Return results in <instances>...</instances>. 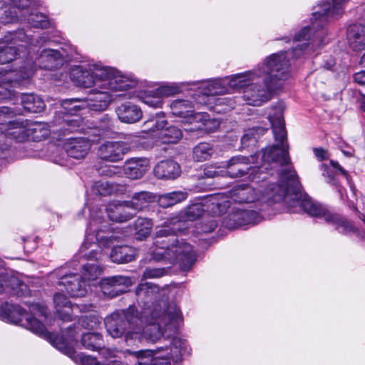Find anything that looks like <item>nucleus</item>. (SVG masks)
Listing matches in <instances>:
<instances>
[{
    "mask_svg": "<svg viewBox=\"0 0 365 365\" xmlns=\"http://www.w3.org/2000/svg\"><path fill=\"white\" fill-rule=\"evenodd\" d=\"M348 0H332L324 1L317 6L313 12L311 26L302 29L294 36V41L303 42L288 51H280L267 57L264 63L254 71L236 74L230 81L234 88L242 89V98L249 105L259 106L271 98L272 93L281 86V82L289 76V60L288 56L297 58L309 45V41L316 45L323 44L325 35L324 26L329 19L341 15L344 4Z\"/></svg>",
    "mask_w": 365,
    "mask_h": 365,
    "instance_id": "f257e3e1",
    "label": "nucleus"
},
{
    "mask_svg": "<svg viewBox=\"0 0 365 365\" xmlns=\"http://www.w3.org/2000/svg\"><path fill=\"white\" fill-rule=\"evenodd\" d=\"M274 138L279 145L267 148L262 150V159L266 163H276L281 166L288 165L279 174V182L269 184L262 200L267 205L280 202L284 199L292 202L288 206L291 208L299 206L309 215L323 218L327 222L336 226V230L343 234L356 231L354 226L346 218L338 214L331 213L322 205L313 202L306 197H302L301 185L296 171L292 168L289 156V147L287 143V131L282 111L278 110L274 115H269Z\"/></svg>",
    "mask_w": 365,
    "mask_h": 365,
    "instance_id": "f03ea898",
    "label": "nucleus"
},
{
    "mask_svg": "<svg viewBox=\"0 0 365 365\" xmlns=\"http://www.w3.org/2000/svg\"><path fill=\"white\" fill-rule=\"evenodd\" d=\"M180 220L178 217L168 219L158 227L154 241L153 257L155 261L170 264H178L182 271H189L194 265L197 255L192 246L184 240H179L177 232Z\"/></svg>",
    "mask_w": 365,
    "mask_h": 365,
    "instance_id": "7ed1b4c3",
    "label": "nucleus"
},
{
    "mask_svg": "<svg viewBox=\"0 0 365 365\" xmlns=\"http://www.w3.org/2000/svg\"><path fill=\"white\" fill-rule=\"evenodd\" d=\"M108 333L114 339L119 338L125 333L126 341L144 339L155 342L163 339L168 340L159 322H151L143 327V320L135 307L130 306L125 310L117 311L105 319Z\"/></svg>",
    "mask_w": 365,
    "mask_h": 365,
    "instance_id": "20e7f679",
    "label": "nucleus"
},
{
    "mask_svg": "<svg viewBox=\"0 0 365 365\" xmlns=\"http://www.w3.org/2000/svg\"><path fill=\"white\" fill-rule=\"evenodd\" d=\"M71 76L78 86L85 88L129 89L137 84L135 79L129 78L115 68L101 64L89 65L88 68L77 66L72 70Z\"/></svg>",
    "mask_w": 365,
    "mask_h": 365,
    "instance_id": "39448f33",
    "label": "nucleus"
},
{
    "mask_svg": "<svg viewBox=\"0 0 365 365\" xmlns=\"http://www.w3.org/2000/svg\"><path fill=\"white\" fill-rule=\"evenodd\" d=\"M48 38L41 36L36 39L35 46H38L46 42ZM34 44L32 37L24 29L7 32L0 38V64L9 63L13 61L30 56V51H26V45Z\"/></svg>",
    "mask_w": 365,
    "mask_h": 365,
    "instance_id": "423d86ee",
    "label": "nucleus"
},
{
    "mask_svg": "<svg viewBox=\"0 0 365 365\" xmlns=\"http://www.w3.org/2000/svg\"><path fill=\"white\" fill-rule=\"evenodd\" d=\"M0 317L11 323L25 327L43 339H53V334L49 333L39 320L29 314L19 305L7 302L0 305Z\"/></svg>",
    "mask_w": 365,
    "mask_h": 365,
    "instance_id": "0eeeda50",
    "label": "nucleus"
},
{
    "mask_svg": "<svg viewBox=\"0 0 365 365\" xmlns=\"http://www.w3.org/2000/svg\"><path fill=\"white\" fill-rule=\"evenodd\" d=\"M37 62L33 58H28L24 66H19L20 76L23 79L29 78L34 73L38 65L46 70H53L58 67L62 61V56L58 50L43 49L36 58Z\"/></svg>",
    "mask_w": 365,
    "mask_h": 365,
    "instance_id": "6e6552de",
    "label": "nucleus"
},
{
    "mask_svg": "<svg viewBox=\"0 0 365 365\" xmlns=\"http://www.w3.org/2000/svg\"><path fill=\"white\" fill-rule=\"evenodd\" d=\"M14 114V110L11 108L7 106L0 108V135L4 134L7 138L21 142L26 140L25 128L22 123L10 120V118ZM4 145H6L9 148V145L7 143H0V147ZM8 150L9 148L4 152L2 158L6 156Z\"/></svg>",
    "mask_w": 365,
    "mask_h": 365,
    "instance_id": "1a4fd4ad",
    "label": "nucleus"
},
{
    "mask_svg": "<svg viewBox=\"0 0 365 365\" xmlns=\"http://www.w3.org/2000/svg\"><path fill=\"white\" fill-rule=\"evenodd\" d=\"M167 123V121L158 117L157 113L155 117L146 120L144 125L148 130L156 132V136L163 143H176L182 136V131L175 125L165 127Z\"/></svg>",
    "mask_w": 365,
    "mask_h": 365,
    "instance_id": "9d476101",
    "label": "nucleus"
},
{
    "mask_svg": "<svg viewBox=\"0 0 365 365\" xmlns=\"http://www.w3.org/2000/svg\"><path fill=\"white\" fill-rule=\"evenodd\" d=\"M53 334V339H46L48 342H96L103 340L102 335L97 332H84L80 325L73 324L61 330V334L48 331Z\"/></svg>",
    "mask_w": 365,
    "mask_h": 365,
    "instance_id": "9b49d317",
    "label": "nucleus"
},
{
    "mask_svg": "<svg viewBox=\"0 0 365 365\" xmlns=\"http://www.w3.org/2000/svg\"><path fill=\"white\" fill-rule=\"evenodd\" d=\"M261 215L250 210H237L224 219L223 224L228 229H235L247 225H255L261 222Z\"/></svg>",
    "mask_w": 365,
    "mask_h": 365,
    "instance_id": "f8f14e48",
    "label": "nucleus"
},
{
    "mask_svg": "<svg viewBox=\"0 0 365 365\" xmlns=\"http://www.w3.org/2000/svg\"><path fill=\"white\" fill-rule=\"evenodd\" d=\"M132 284L131 279L123 275H115L103 278L100 282V287L105 296L113 298L126 292Z\"/></svg>",
    "mask_w": 365,
    "mask_h": 365,
    "instance_id": "ddd939ff",
    "label": "nucleus"
},
{
    "mask_svg": "<svg viewBox=\"0 0 365 365\" xmlns=\"http://www.w3.org/2000/svg\"><path fill=\"white\" fill-rule=\"evenodd\" d=\"M96 142V138L88 136L71 138L64 144V149L68 156L75 159H83L89 153L92 143Z\"/></svg>",
    "mask_w": 365,
    "mask_h": 365,
    "instance_id": "4468645a",
    "label": "nucleus"
},
{
    "mask_svg": "<svg viewBox=\"0 0 365 365\" xmlns=\"http://www.w3.org/2000/svg\"><path fill=\"white\" fill-rule=\"evenodd\" d=\"M61 273L58 275V284L65 287L67 293L72 297H81L86 295V282L81 275L77 274Z\"/></svg>",
    "mask_w": 365,
    "mask_h": 365,
    "instance_id": "2eb2a0df",
    "label": "nucleus"
},
{
    "mask_svg": "<svg viewBox=\"0 0 365 365\" xmlns=\"http://www.w3.org/2000/svg\"><path fill=\"white\" fill-rule=\"evenodd\" d=\"M128 151V145L122 141H106L98 148V153L105 161L116 163L123 160Z\"/></svg>",
    "mask_w": 365,
    "mask_h": 365,
    "instance_id": "dca6fc26",
    "label": "nucleus"
},
{
    "mask_svg": "<svg viewBox=\"0 0 365 365\" xmlns=\"http://www.w3.org/2000/svg\"><path fill=\"white\" fill-rule=\"evenodd\" d=\"M87 249L86 244L81 247L79 253L83 259L92 260L93 262H87L82 265L81 277L84 280H94L103 272L102 267L98 264L96 260L98 259L99 253L98 251L92 250L88 253L84 252Z\"/></svg>",
    "mask_w": 365,
    "mask_h": 365,
    "instance_id": "f3484780",
    "label": "nucleus"
},
{
    "mask_svg": "<svg viewBox=\"0 0 365 365\" xmlns=\"http://www.w3.org/2000/svg\"><path fill=\"white\" fill-rule=\"evenodd\" d=\"M252 156L236 155L232 157L226 163L225 176L231 178H241L247 175L251 169Z\"/></svg>",
    "mask_w": 365,
    "mask_h": 365,
    "instance_id": "a211bd4d",
    "label": "nucleus"
},
{
    "mask_svg": "<svg viewBox=\"0 0 365 365\" xmlns=\"http://www.w3.org/2000/svg\"><path fill=\"white\" fill-rule=\"evenodd\" d=\"M126 89H114L112 88H100L95 86L92 88L88 93L89 106L93 110L101 111L106 110L112 97L109 91H125Z\"/></svg>",
    "mask_w": 365,
    "mask_h": 365,
    "instance_id": "6ab92c4d",
    "label": "nucleus"
},
{
    "mask_svg": "<svg viewBox=\"0 0 365 365\" xmlns=\"http://www.w3.org/2000/svg\"><path fill=\"white\" fill-rule=\"evenodd\" d=\"M108 218L114 222H126L135 216L128 201L113 202L106 208Z\"/></svg>",
    "mask_w": 365,
    "mask_h": 365,
    "instance_id": "aec40b11",
    "label": "nucleus"
},
{
    "mask_svg": "<svg viewBox=\"0 0 365 365\" xmlns=\"http://www.w3.org/2000/svg\"><path fill=\"white\" fill-rule=\"evenodd\" d=\"M155 176L160 180H175L181 174L180 165L173 160H165L158 163L153 169Z\"/></svg>",
    "mask_w": 365,
    "mask_h": 365,
    "instance_id": "412c9836",
    "label": "nucleus"
},
{
    "mask_svg": "<svg viewBox=\"0 0 365 365\" xmlns=\"http://www.w3.org/2000/svg\"><path fill=\"white\" fill-rule=\"evenodd\" d=\"M119 120L124 123L132 124L138 122L143 117L141 108L132 102H125L115 108Z\"/></svg>",
    "mask_w": 365,
    "mask_h": 365,
    "instance_id": "4be33fe9",
    "label": "nucleus"
},
{
    "mask_svg": "<svg viewBox=\"0 0 365 365\" xmlns=\"http://www.w3.org/2000/svg\"><path fill=\"white\" fill-rule=\"evenodd\" d=\"M229 197L236 203H250L258 200L255 189L248 185L241 184L233 187L229 191Z\"/></svg>",
    "mask_w": 365,
    "mask_h": 365,
    "instance_id": "5701e85b",
    "label": "nucleus"
},
{
    "mask_svg": "<svg viewBox=\"0 0 365 365\" xmlns=\"http://www.w3.org/2000/svg\"><path fill=\"white\" fill-rule=\"evenodd\" d=\"M148 167L149 160L148 158H132L126 161L124 173L130 179H139L145 174Z\"/></svg>",
    "mask_w": 365,
    "mask_h": 365,
    "instance_id": "b1692460",
    "label": "nucleus"
},
{
    "mask_svg": "<svg viewBox=\"0 0 365 365\" xmlns=\"http://www.w3.org/2000/svg\"><path fill=\"white\" fill-rule=\"evenodd\" d=\"M347 38L350 47L356 51L365 48V26L352 24L347 29Z\"/></svg>",
    "mask_w": 365,
    "mask_h": 365,
    "instance_id": "393cba45",
    "label": "nucleus"
},
{
    "mask_svg": "<svg viewBox=\"0 0 365 365\" xmlns=\"http://www.w3.org/2000/svg\"><path fill=\"white\" fill-rule=\"evenodd\" d=\"M19 98L24 109L29 113H41L46 107L43 100L36 94L21 93Z\"/></svg>",
    "mask_w": 365,
    "mask_h": 365,
    "instance_id": "a878e982",
    "label": "nucleus"
},
{
    "mask_svg": "<svg viewBox=\"0 0 365 365\" xmlns=\"http://www.w3.org/2000/svg\"><path fill=\"white\" fill-rule=\"evenodd\" d=\"M23 79L17 71H11L4 76H0V100H11L14 96L11 90L9 88V85L15 81H19Z\"/></svg>",
    "mask_w": 365,
    "mask_h": 365,
    "instance_id": "bb28decb",
    "label": "nucleus"
},
{
    "mask_svg": "<svg viewBox=\"0 0 365 365\" xmlns=\"http://www.w3.org/2000/svg\"><path fill=\"white\" fill-rule=\"evenodd\" d=\"M113 128L114 125L112 119L108 115H104L99 120L98 125L89 128L86 132V135L96 138V142H98L101 138L107 136Z\"/></svg>",
    "mask_w": 365,
    "mask_h": 365,
    "instance_id": "cd10ccee",
    "label": "nucleus"
},
{
    "mask_svg": "<svg viewBox=\"0 0 365 365\" xmlns=\"http://www.w3.org/2000/svg\"><path fill=\"white\" fill-rule=\"evenodd\" d=\"M135 251L129 246L120 245L112 249L110 257L115 263H128L135 259Z\"/></svg>",
    "mask_w": 365,
    "mask_h": 365,
    "instance_id": "c85d7f7f",
    "label": "nucleus"
},
{
    "mask_svg": "<svg viewBox=\"0 0 365 365\" xmlns=\"http://www.w3.org/2000/svg\"><path fill=\"white\" fill-rule=\"evenodd\" d=\"M5 293L13 296H23L27 290V285L18 277L5 275Z\"/></svg>",
    "mask_w": 365,
    "mask_h": 365,
    "instance_id": "c756f323",
    "label": "nucleus"
},
{
    "mask_svg": "<svg viewBox=\"0 0 365 365\" xmlns=\"http://www.w3.org/2000/svg\"><path fill=\"white\" fill-rule=\"evenodd\" d=\"M153 200L154 196L151 192L141 191L134 193L131 200H128V202L135 215L138 211L143 210Z\"/></svg>",
    "mask_w": 365,
    "mask_h": 365,
    "instance_id": "7c9ffc66",
    "label": "nucleus"
},
{
    "mask_svg": "<svg viewBox=\"0 0 365 365\" xmlns=\"http://www.w3.org/2000/svg\"><path fill=\"white\" fill-rule=\"evenodd\" d=\"M192 103L187 100H175L170 103L171 113L180 118L192 116Z\"/></svg>",
    "mask_w": 365,
    "mask_h": 365,
    "instance_id": "2f4dec72",
    "label": "nucleus"
},
{
    "mask_svg": "<svg viewBox=\"0 0 365 365\" xmlns=\"http://www.w3.org/2000/svg\"><path fill=\"white\" fill-rule=\"evenodd\" d=\"M187 197V193L186 192L173 191L167 192L159 196L158 204L160 207L166 208L184 201Z\"/></svg>",
    "mask_w": 365,
    "mask_h": 365,
    "instance_id": "473e14b6",
    "label": "nucleus"
},
{
    "mask_svg": "<svg viewBox=\"0 0 365 365\" xmlns=\"http://www.w3.org/2000/svg\"><path fill=\"white\" fill-rule=\"evenodd\" d=\"M155 289L156 287L150 282L140 284L135 289L138 302L145 305L149 303L154 297Z\"/></svg>",
    "mask_w": 365,
    "mask_h": 365,
    "instance_id": "72a5a7b5",
    "label": "nucleus"
},
{
    "mask_svg": "<svg viewBox=\"0 0 365 365\" xmlns=\"http://www.w3.org/2000/svg\"><path fill=\"white\" fill-rule=\"evenodd\" d=\"M214 152V148L210 143H200L192 149V158L195 161L203 162L210 160Z\"/></svg>",
    "mask_w": 365,
    "mask_h": 365,
    "instance_id": "f704fd0d",
    "label": "nucleus"
},
{
    "mask_svg": "<svg viewBox=\"0 0 365 365\" xmlns=\"http://www.w3.org/2000/svg\"><path fill=\"white\" fill-rule=\"evenodd\" d=\"M28 24L34 28L47 29L51 26V21L47 16L41 12L34 11L27 16L23 14Z\"/></svg>",
    "mask_w": 365,
    "mask_h": 365,
    "instance_id": "c9c22d12",
    "label": "nucleus"
},
{
    "mask_svg": "<svg viewBox=\"0 0 365 365\" xmlns=\"http://www.w3.org/2000/svg\"><path fill=\"white\" fill-rule=\"evenodd\" d=\"M61 120L58 122V124L61 125L64 130H67L70 133L81 131L82 128V118L76 115H66L61 116Z\"/></svg>",
    "mask_w": 365,
    "mask_h": 365,
    "instance_id": "e433bc0d",
    "label": "nucleus"
},
{
    "mask_svg": "<svg viewBox=\"0 0 365 365\" xmlns=\"http://www.w3.org/2000/svg\"><path fill=\"white\" fill-rule=\"evenodd\" d=\"M26 139L31 135L34 141H41L49 135V130L46 124L35 122L27 130L25 129Z\"/></svg>",
    "mask_w": 365,
    "mask_h": 365,
    "instance_id": "4c0bfd02",
    "label": "nucleus"
},
{
    "mask_svg": "<svg viewBox=\"0 0 365 365\" xmlns=\"http://www.w3.org/2000/svg\"><path fill=\"white\" fill-rule=\"evenodd\" d=\"M153 225V224L150 219L143 217L138 218L134 225L136 239L142 240L149 236Z\"/></svg>",
    "mask_w": 365,
    "mask_h": 365,
    "instance_id": "58836bf2",
    "label": "nucleus"
},
{
    "mask_svg": "<svg viewBox=\"0 0 365 365\" xmlns=\"http://www.w3.org/2000/svg\"><path fill=\"white\" fill-rule=\"evenodd\" d=\"M267 131V128L262 127H253L246 131L242 137L241 143L244 147H248L254 145L260 136L263 135Z\"/></svg>",
    "mask_w": 365,
    "mask_h": 365,
    "instance_id": "ea45409f",
    "label": "nucleus"
},
{
    "mask_svg": "<svg viewBox=\"0 0 365 365\" xmlns=\"http://www.w3.org/2000/svg\"><path fill=\"white\" fill-rule=\"evenodd\" d=\"M166 317L168 319V322L164 323L165 332L171 328H173V329L175 330L179 324L182 321L181 311L176 306L168 307Z\"/></svg>",
    "mask_w": 365,
    "mask_h": 365,
    "instance_id": "a19ab883",
    "label": "nucleus"
},
{
    "mask_svg": "<svg viewBox=\"0 0 365 365\" xmlns=\"http://www.w3.org/2000/svg\"><path fill=\"white\" fill-rule=\"evenodd\" d=\"M193 119L201 123L197 129L200 130L210 131L212 128L216 129L219 127V123L215 119H210L207 113H197L193 115Z\"/></svg>",
    "mask_w": 365,
    "mask_h": 365,
    "instance_id": "79ce46f5",
    "label": "nucleus"
},
{
    "mask_svg": "<svg viewBox=\"0 0 365 365\" xmlns=\"http://www.w3.org/2000/svg\"><path fill=\"white\" fill-rule=\"evenodd\" d=\"M182 344H180L179 346L174 344L173 346L170 347V353L169 355H166L165 358H162L161 360L155 361L153 365H172L170 360H173L174 362L180 361L183 356L182 353Z\"/></svg>",
    "mask_w": 365,
    "mask_h": 365,
    "instance_id": "37998d69",
    "label": "nucleus"
},
{
    "mask_svg": "<svg viewBox=\"0 0 365 365\" xmlns=\"http://www.w3.org/2000/svg\"><path fill=\"white\" fill-rule=\"evenodd\" d=\"M18 19V14L12 11L11 8L4 4L0 6V24H6L16 21Z\"/></svg>",
    "mask_w": 365,
    "mask_h": 365,
    "instance_id": "c03bdc74",
    "label": "nucleus"
},
{
    "mask_svg": "<svg viewBox=\"0 0 365 365\" xmlns=\"http://www.w3.org/2000/svg\"><path fill=\"white\" fill-rule=\"evenodd\" d=\"M77 102L78 99L76 98L63 100L61 103L62 110H60L58 113L59 118L67 114L74 115L76 114V112L80 110L81 106L75 104Z\"/></svg>",
    "mask_w": 365,
    "mask_h": 365,
    "instance_id": "a18cd8bd",
    "label": "nucleus"
},
{
    "mask_svg": "<svg viewBox=\"0 0 365 365\" xmlns=\"http://www.w3.org/2000/svg\"><path fill=\"white\" fill-rule=\"evenodd\" d=\"M204 213L203 205L200 203H195L187 207L185 217L187 220L194 221L202 217Z\"/></svg>",
    "mask_w": 365,
    "mask_h": 365,
    "instance_id": "49530a36",
    "label": "nucleus"
},
{
    "mask_svg": "<svg viewBox=\"0 0 365 365\" xmlns=\"http://www.w3.org/2000/svg\"><path fill=\"white\" fill-rule=\"evenodd\" d=\"M226 92V88L221 86L220 81L209 83L205 88L204 94L206 96L221 95Z\"/></svg>",
    "mask_w": 365,
    "mask_h": 365,
    "instance_id": "de8ad7c7",
    "label": "nucleus"
},
{
    "mask_svg": "<svg viewBox=\"0 0 365 365\" xmlns=\"http://www.w3.org/2000/svg\"><path fill=\"white\" fill-rule=\"evenodd\" d=\"M93 190L100 195L106 196L113 192V187L107 181H98L93 185Z\"/></svg>",
    "mask_w": 365,
    "mask_h": 365,
    "instance_id": "09e8293b",
    "label": "nucleus"
},
{
    "mask_svg": "<svg viewBox=\"0 0 365 365\" xmlns=\"http://www.w3.org/2000/svg\"><path fill=\"white\" fill-rule=\"evenodd\" d=\"M166 274L165 268L147 267L143 274V279L159 278Z\"/></svg>",
    "mask_w": 365,
    "mask_h": 365,
    "instance_id": "8fccbe9b",
    "label": "nucleus"
},
{
    "mask_svg": "<svg viewBox=\"0 0 365 365\" xmlns=\"http://www.w3.org/2000/svg\"><path fill=\"white\" fill-rule=\"evenodd\" d=\"M321 169H323L324 171L326 172V175L329 178L328 182L329 184H331V185L334 186L336 187L337 192L340 195H342V187L339 185V181L337 180V179L336 178V177L333 174V173L331 171H330L329 169L328 168V167L324 164L321 165ZM323 175H325V173H323Z\"/></svg>",
    "mask_w": 365,
    "mask_h": 365,
    "instance_id": "3c124183",
    "label": "nucleus"
},
{
    "mask_svg": "<svg viewBox=\"0 0 365 365\" xmlns=\"http://www.w3.org/2000/svg\"><path fill=\"white\" fill-rule=\"evenodd\" d=\"M179 91L180 88L175 85H164L156 90V93L162 97L172 96L178 93Z\"/></svg>",
    "mask_w": 365,
    "mask_h": 365,
    "instance_id": "603ef678",
    "label": "nucleus"
},
{
    "mask_svg": "<svg viewBox=\"0 0 365 365\" xmlns=\"http://www.w3.org/2000/svg\"><path fill=\"white\" fill-rule=\"evenodd\" d=\"M53 302L55 304L56 312H60V309L63 307H70V301L63 294L56 293L53 297Z\"/></svg>",
    "mask_w": 365,
    "mask_h": 365,
    "instance_id": "864d4df0",
    "label": "nucleus"
},
{
    "mask_svg": "<svg viewBox=\"0 0 365 365\" xmlns=\"http://www.w3.org/2000/svg\"><path fill=\"white\" fill-rule=\"evenodd\" d=\"M156 351L153 350L140 351L138 356L139 365L149 364L153 361V357Z\"/></svg>",
    "mask_w": 365,
    "mask_h": 365,
    "instance_id": "5fc2aeb1",
    "label": "nucleus"
},
{
    "mask_svg": "<svg viewBox=\"0 0 365 365\" xmlns=\"http://www.w3.org/2000/svg\"><path fill=\"white\" fill-rule=\"evenodd\" d=\"M225 170H220L219 168L208 166L204 169V175L207 178H215L217 176H225Z\"/></svg>",
    "mask_w": 365,
    "mask_h": 365,
    "instance_id": "6e6d98bb",
    "label": "nucleus"
},
{
    "mask_svg": "<svg viewBox=\"0 0 365 365\" xmlns=\"http://www.w3.org/2000/svg\"><path fill=\"white\" fill-rule=\"evenodd\" d=\"M160 96H146L143 99V102L148 105L150 107L153 108H160L162 106V100L160 97Z\"/></svg>",
    "mask_w": 365,
    "mask_h": 365,
    "instance_id": "4d7b16f0",
    "label": "nucleus"
},
{
    "mask_svg": "<svg viewBox=\"0 0 365 365\" xmlns=\"http://www.w3.org/2000/svg\"><path fill=\"white\" fill-rule=\"evenodd\" d=\"M313 152L316 158L319 160L322 161L324 160H327L329 158V154L327 150H324L322 148H316L313 149Z\"/></svg>",
    "mask_w": 365,
    "mask_h": 365,
    "instance_id": "13d9d810",
    "label": "nucleus"
},
{
    "mask_svg": "<svg viewBox=\"0 0 365 365\" xmlns=\"http://www.w3.org/2000/svg\"><path fill=\"white\" fill-rule=\"evenodd\" d=\"M14 7L18 9H24L31 4V0H11Z\"/></svg>",
    "mask_w": 365,
    "mask_h": 365,
    "instance_id": "bf43d9fd",
    "label": "nucleus"
},
{
    "mask_svg": "<svg viewBox=\"0 0 365 365\" xmlns=\"http://www.w3.org/2000/svg\"><path fill=\"white\" fill-rule=\"evenodd\" d=\"M211 201H212V205H216L217 206H218L220 208L222 205H223V207H226L227 203H230V200H222V197L220 196V195H216V196H214V197H211Z\"/></svg>",
    "mask_w": 365,
    "mask_h": 365,
    "instance_id": "052dcab7",
    "label": "nucleus"
},
{
    "mask_svg": "<svg viewBox=\"0 0 365 365\" xmlns=\"http://www.w3.org/2000/svg\"><path fill=\"white\" fill-rule=\"evenodd\" d=\"M217 226V222L211 219L207 222V224H205L203 227L202 228V232H212Z\"/></svg>",
    "mask_w": 365,
    "mask_h": 365,
    "instance_id": "680f3d73",
    "label": "nucleus"
},
{
    "mask_svg": "<svg viewBox=\"0 0 365 365\" xmlns=\"http://www.w3.org/2000/svg\"><path fill=\"white\" fill-rule=\"evenodd\" d=\"M354 79L357 83L365 86V71H360L354 75Z\"/></svg>",
    "mask_w": 365,
    "mask_h": 365,
    "instance_id": "e2e57ef3",
    "label": "nucleus"
},
{
    "mask_svg": "<svg viewBox=\"0 0 365 365\" xmlns=\"http://www.w3.org/2000/svg\"><path fill=\"white\" fill-rule=\"evenodd\" d=\"M330 165H331L332 168L337 169L348 180L349 175L347 172L338 163V162L331 160Z\"/></svg>",
    "mask_w": 365,
    "mask_h": 365,
    "instance_id": "0e129e2a",
    "label": "nucleus"
},
{
    "mask_svg": "<svg viewBox=\"0 0 365 365\" xmlns=\"http://www.w3.org/2000/svg\"><path fill=\"white\" fill-rule=\"evenodd\" d=\"M5 275L0 274V293H4L5 291Z\"/></svg>",
    "mask_w": 365,
    "mask_h": 365,
    "instance_id": "69168bd1",
    "label": "nucleus"
},
{
    "mask_svg": "<svg viewBox=\"0 0 365 365\" xmlns=\"http://www.w3.org/2000/svg\"><path fill=\"white\" fill-rule=\"evenodd\" d=\"M7 148L8 146L6 145H4L0 147V159H2L4 157V153L7 150Z\"/></svg>",
    "mask_w": 365,
    "mask_h": 365,
    "instance_id": "338daca9",
    "label": "nucleus"
},
{
    "mask_svg": "<svg viewBox=\"0 0 365 365\" xmlns=\"http://www.w3.org/2000/svg\"><path fill=\"white\" fill-rule=\"evenodd\" d=\"M354 210H355L356 212H358V213H359V218L361 220H362V221L364 222V223L365 224V215H364V214H363V213L359 212L357 210L356 207H354Z\"/></svg>",
    "mask_w": 365,
    "mask_h": 365,
    "instance_id": "774afa93",
    "label": "nucleus"
}]
</instances>
